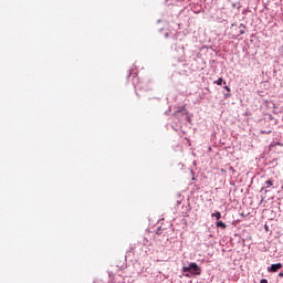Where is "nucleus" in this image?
I'll return each mask as SVG.
<instances>
[{
  "label": "nucleus",
  "instance_id": "1",
  "mask_svg": "<svg viewBox=\"0 0 283 283\" xmlns=\"http://www.w3.org/2000/svg\"><path fill=\"white\" fill-rule=\"evenodd\" d=\"M184 273H192V275H200L202 270L197 263H190L188 268H182Z\"/></svg>",
  "mask_w": 283,
  "mask_h": 283
},
{
  "label": "nucleus",
  "instance_id": "2",
  "mask_svg": "<svg viewBox=\"0 0 283 283\" xmlns=\"http://www.w3.org/2000/svg\"><path fill=\"white\" fill-rule=\"evenodd\" d=\"M283 268V264L282 263H276V264H272L268 271L269 273H277V271H280V269Z\"/></svg>",
  "mask_w": 283,
  "mask_h": 283
},
{
  "label": "nucleus",
  "instance_id": "3",
  "mask_svg": "<svg viewBox=\"0 0 283 283\" xmlns=\"http://www.w3.org/2000/svg\"><path fill=\"white\" fill-rule=\"evenodd\" d=\"M273 187V179H269L265 181V189H271Z\"/></svg>",
  "mask_w": 283,
  "mask_h": 283
},
{
  "label": "nucleus",
  "instance_id": "4",
  "mask_svg": "<svg viewBox=\"0 0 283 283\" xmlns=\"http://www.w3.org/2000/svg\"><path fill=\"white\" fill-rule=\"evenodd\" d=\"M213 83H214L216 85H222V83H223L224 85H227V82H224V80H223L222 77H219L218 81H214Z\"/></svg>",
  "mask_w": 283,
  "mask_h": 283
},
{
  "label": "nucleus",
  "instance_id": "5",
  "mask_svg": "<svg viewBox=\"0 0 283 283\" xmlns=\"http://www.w3.org/2000/svg\"><path fill=\"white\" fill-rule=\"evenodd\" d=\"M217 227H218L219 229H227V223H224V222H222V221H218V222H217Z\"/></svg>",
  "mask_w": 283,
  "mask_h": 283
},
{
  "label": "nucleus",
  "instance_id": "6",
  "mask_svg": "<svg viewBox=\"0 0 283 283\" xmlns=\"http://www.w3.org/2000/svg\"><path fill=\"white\" fill-rule=\"evenodd\" d=\"M212 218H216V220H220L222 218V214L220 212H214L211 214Z\"/></svg>",
  "mask_w": 283,
  "mask_h": 283
},
{
  "label": "nucleus",
  "instance_id": "7",
  "mask_svg": "<svg viewBox=\"0 0 283 283\" xmlns=\"http://www.w3.org/2000/svg\"><path fill=\"white\" fill-rule=\"evenodd\" d=\"M240 28H242L241 30H240V34H244V30L247 29V27H244V24H240Z\"/></svg>",
  "mask_w": 283,
  "mask_h": 283
},
{
  "label": "nucleus",
  "instance_id": "8",
  "mask_svg": "<svg viewBox=\"0 0 283 283\" xmlns=\"http://www.w3.org/2000/svg\"><path fill=\"white\" fill-rule=\"evenodd\" d=\"M260 283H269V281L266 279H262Z\"/></svg>",
  "mask_w": 283,
  "mask_h": 283
},
{
  "label": "nucleus",
  "instance_id": "9",
  "mask_svg": "<svg viewBox=\"0 0 283 283\" xmlns=\"http://www.w3.org/2000/svg\"><path fill=\"white\" fill-rule=\"evenodd\" d=\"M261 134H271V130H269V132L262 130Z\"/></svg>",
  "mask_w": 283,
  "mask_h": 283
},
{
  "label": "nucleus",
  "instance_id": "10",
  "mask_svg": "<svg viewBox=\"0 0 283 283\" xmlns=\"http://www.w3.org/2000/svg\"><path fill=\"white\" fill-rule=\"evenodd\" d=\"M224 90H227V92H231V88L229 86H226Z\"/></svg>",
  "mask_w": 283,
  "mask_h": 283
},
{
  "label": "nucleus",
  "instance_id": "11",
  "mask_svg": "<svg viewBox=\"0 0 283 283\" xmlns=\"http://www.w3.org/2000/svg\"><path fill=\"white\" fill-rule=\"evenodd\" d=\"M279 277H283V272L279 273Z\"/></svg>",
  "mask_w": 283,
  "mask_h": 283
},
{
  "label": "nucleus",
  "instance_id": "12",
  "mask_svg": "<svg viewBox=\"0 0 283 283\" xmlns=\"http://www.w3.org/2000/svg\"><path fill=\"white\" fill-rule=\"evenodd\" d=\"M229 96H231V95H230V94H226V95H224L226 98H229Z\"/></svg>",
  "mask_w": 283,
  "mask_h": 283
},
{
  "label": "nucleus",
  "instance_id": "13",
  "mask_svg": "<svg viewBox=\"0 0 283 283\" xmlns=\"http://www.w3.org/2000/svg\"><path fill=\"white\" fill-rule=\"evenodd\" d=\"M261 191H264V187L261 189Z\"/></svg>",
  "mask_w": 283,
  "mask_h": 283
}]
</instances>
